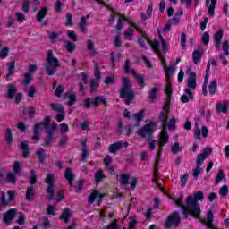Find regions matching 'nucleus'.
<instances>
[{"instance_id":"4","label":"nucleus","mask_w":229,"mask_h":229,"mask_svg":"<svg viewBox=\"0 0 229 229\" xmlns=\"http://www.w3.org/2000/svg\"><path fill=\"white\" fill-rule=\"evenodd\" d=\"M97 3L98 4H102V6H106L107 8H109V10H111L112 13L109 16V24H114V22H115V17H118V21L116 24L117 30H121L124 22H128L129 26H131L130 30H139L137 23H134L133 21L128 19L124 14L119 13L117 9L106 5V3L103 2V0H97Z\"/></svg>"},{"instance_id":"55","label":"nucleus","mask_w":229,"mask_h":229,"mask_svg":"<svg viewBox=\"0 0 229 229\" xmlns=\"http://www.w3.org/2000/svg\"><path fill=\"white\" fill-rule=\"evenodd\" d=\"M212 151H213L212 148L208 147L203 149L200 155H203L207 158L208 157H209V155H212Z\"/></svg>"},{"instance_id":"39","label":"nucleus","mask_w":229,"mask_h":229,"mask_svg":"<svg viewBox=\"0 0 229 229\" xmlns=\"http://www.w3.org/2000/svg\"><path fill=\"white\" fill-rule=\"evenodd\" d=\"M145 114H146V111L144 109H142L140 112L134 114L133 117H134L135 121H137L139 123V122L142 121V119H144Z\"/></svg>"},{"instance_id":"41","label":"nucleus","mask_w":229,"mask_h":229,"mask_svg":"<svg viewBox=\"0 0 229 229\" xmlns=\"http://www.w3.org/2000/svg\"><path fill=\"white\" fill-rule=\"evenodd\" d=\"M65 49L68 51V53H74V51L76 50V45L74 43L66 41Z\"/></svg>"},{"instance_id":"10","label":"nucleus","mask_w":229,"mask_h":229,"mask_svg":"<svg viewBox=\"0 0 229 229\" xmlns=\"http://www.w3.org/2000/svg\"><path fill=\"white\" fill-rule=\"evenodd\" d=\"M178 225H180V216L178 213L174 212L171 216H168V219L165 223V228H177Z\"/></svg>"},{"instance_id":"24","label":"nucleus","mask_w":229,"mask_h":229,"mask_svg":"<svg viewBox=\"0 0 229 229\" xmlns=\"http://www.w3.org/2000/svg\"><path fill=\"white\" fill-rule=\"evenodd\" d=\"M17 92V86L15 84H10L7 86V98L8 99H13V96H15V93Z\"/></svg>"},{"instance_id":"32","label":"nucleus","mask_w":229,"mask_h":229,"mask_svg":"<svg viewBox=\"0 0 229 229\" xmlns=\"http://www.w3.org/2000/svg\"><path fill=\"white\" fill-rule=\"evenodd\" d=\"M21 149L23 151V157L28 158V157H30V151L28 150V141H22L21 143Z\"/></svg>"},{"instance_id":"22","label":"nucleus","mask_w":229,"mask_h":229,"mask_svg":"<svg viewBox=\"0 0 229 229\" xmlns=\"http://www.w3.org/2000/svg\"><path fill=\"white\" fill-rule=\"evenodd\" d=\"M228 106H229V102L228 101H224V102H220L216 105V111L219 114H226L228 112Z\"/></svg>"},{"instance_id":"27","label":"nucleus","mask_w":229,"mask_h":229,"mask_svg":"<svg viewBox=\"0 0 229 229\" xmlns=\"http://www.w3.org/2000/svg\"><path fill=\"white\" fill-rule=\"evenodd\" d=\"M64 178L70 183V187H72V182L74 181V174H72V171H71V168H68L65 170Z\"/></svg>"},{"instance_id":"48","label":"nucleus","mask_w":229,"mask_h":229,"mask_svg":"<svg viewBox=\"0 0 229 229\" xmlns=\"http://www.w3.org/2000/svg\"><path fill=\"white\" fill-rule=\"evenodd\" d=\"M10 53V48L8 47H4L0 50V58H2V60H4V58H6V56H8V54Z\"/></svg>"},{"instance_id":"62","label":"nucleus","mask_w":229,"mask_h":229,"mask_svg":"<svg viewBox=\"0 0 229 229\" xmlns=\"http://www.w3.org/2000/svg\"><path fill=\"white\" fill-rule=\"evenodd\" d=\"M60 131L61 133H67V131H69V125L66 123H62L60 125Z\"/></svg>"},{"instance_id":"19","label":"nucleus","mask_w":229,"mask_h":229,"mask_svg":"<svg viewBox=\"0 0 229 229\" xmlns=\"http://www.w3.org/2000/svg\"><path fill=\"white\" fill-rule=\"evenodd\" d=\"M131 74H132V76H134V78H136L139 87L140 89H144V87L146 85L145 84L146 79L144 78V75L137 74L135 70H131Z\"/></svg>"},{"instance_id":"18","label":"nucleus","mask_w":229,"mask_h":229,"mask_svg":"<svg viewBox=\"0 0 229 229\" xmlns=\"http://www.w3.org/2000/svg\"><path fill=\"white\" fill-rule=\"evenodd\" d=\"M95 78L96 79L91 81V90H96V89H98V81L101 78V72H99V68H98V66L95 68Z\"/></svg>"},{"instance_id":"2","label":"nucleus","mask_w":229,"mask_h":229,"mask_svg":"<svg viewBox=\"0 0 229 229\" xmlns=\"http://www.w3.org/2000/svg\"><path fill=\"white\" fill-rule=\"evenodd\" d=\"M167 115H169V105H165L163 107V111L160 113V119L164 125L159 136V150L157 156V165H158V162H160V157H162V153L164 151L162 148H164V146L167 144V140H169L167 127L169 130H174L176 128V120L174 118H171L167 123Z\"/></svg>"},{"instance_id":"51","label":"nucleus","mask_w":229,"mask_h":229,"mask_svg":"<svg viewBox=\"0 0 229 229\" xmlns=\"http://www.w3.org/2000/svg\"><path fill=\"white\" fill-rule=\"evenodd\" d=\"M128 180H130L129 174H122L120 178V183H122V185H128Z\"/></svg>"},{"instance_id":"57","label":"nucleus","mask_w":229,"mask_h":229,"mask_svg":"<svg viewBox=\"0 0 229 229\" xmlns=\"http://www.w3.org/2000/svg\"><path fill=\"white\" fill-rule=\"evenodd\" d=\"M219 194H220V196H223V197L227 196L228 195V186H226V185L222 186L220 189Z\"/></svg>"},{"instance_id":"1","label":"nucleus","mask_w":229,"mask_h":229,"mask_svg":"<svg viewBox=\"0 0 229 229\" xmlns=\"http://www.w3.org/2000/svg\"><path fill=\"white\" fill-rule=\"evenodd\" d=\"M204 198L205 195L203 194V192L196 191L193 193V196H188V198L186 199V205H183L182 203L183 196L179 197L174 201L176 207H182V214L186 218L189 217V214H191L192 217H199V215L201 214V208L198 201H202Z\"/></svg>"},{"instance_id":"15","label":"nucleus","mask_w":229,"mask_h":229,"mask_svg":"<svg viewBox=\"0 0 229 229\" xmlns=\"http://www.w3.org/2000/svg\"><path fill=\"white\" fill-rule=\"evenodd\" d=\"M203 53H205L203 47H199L197 49L193 51L192 53L193 64H199V62H201V57L203 56Z\"/></svg>"},{"instance_id":"54","label":"nucleus","mask_w":229,"mask_h":229,"mask_svg":"<svg viewBox=\"0 0 229 229\" xmlns=\"http://www.w3.org/2000/svg\"><path fill=\"white\" fill-rule=\"evenodd\" d=\"M115 81H117V77L112 76V77H107L105 81V83L106 85H113V83H114Z\"/></svg>"},{"instance_id":"31","label":"nucleus","mask_w":229,"mask_h":229,"mask_svg":"<svg viewBox=\"0 0 229 229\" xmlns=\"http://www.w3.org/2000/svg\"><path fill=\"white\" fill-rule=\"evenodd\" d=\"M64 99H68V105H74L76 103V94L66 93L64 95Z\"/></svg>"},{"instance_id":"11","label":"nucleus","mask_w":229,"mask_h":229,"mask_svg":"<svg viewBox=\"0 0 229 229\" xmlns=\"http://www.w3.org/2000/svg\"><path fill=\"white\" fill-rule=\"evenodd\" d=\"M103 103L106 104V98L103 97H97L94 99H87L84 103L85 108H90V106H99Z\"/></svg>"},{"instance_id":"63","label":"nucleus","mask_w":229,"mask_h":229,"mask_svg":"<svg viewBox=\"0 0 229 229\" xmlns=\"http://www.w3.org/2000/svg\"><path fill=\"white\" fill-rule=\"evenodd\" d=\"M22 9L25 12V13H28L30 12V1L25 0L23 4H22Z\"/></svg>"},{"instance_id":"49","label":"nucleus","mask_w":229,"mask_h":229,"mask_svg":"<svg viewBox=\"0 0 229 229\" xmlns=\"http://www.w3.org/2000/svg\"><path fill=\"white\" fill-rule=\"evenodd\" d=\"M50 106L55 112H64V106L60 104H51Z\"/></svg>"},{"instance_id":"29","label":"nucleus","mask_w":229,"mask_h":229,"mask_svg":"<svg viewBox=\"0 0 229 229\" xmlns=\"http://www.w3.org/2000/svg\"><path fill=\"white\" fill-rule=\"evenodd\" d=\"M56 212H58V209H56V204H49L47 208V214L48 216H56Z\"/></svg>"},{"instance_id":"13","label":"nucleus","mask_w":229,"mask_h":229,"mask_svg":"<svg viewBox=\"0 0 229 229\" xmlns=\"http://www.w3.org/2000/svg\"><path fill=\"white\" fill-rule=\"evenodd\" d=\"M197 219H199L203 225H208V228L215 229L214 225H212V223H214V212H212V210L208 211L207 220L200 218L199 215L197 216Z\"/></svg>"},{"instance_id":"34","label":"nucleus","mask_w":229,"mask_h":229,"mask_svg":"<svg viewBox=\"0 0 229 229\" xmlns=\"http://www.w3.org/2000/svg\"><path fill=\"white\" fill-rule=\"evenodd\" d=\"M61 219L64 223H69L71 220V211L69 209H64L61 215Z\"/></svg>"},{"instance_id":"44","label":"nucleus","mask_w":229,"mask_h":229,"mask_svg":"<svg viewBox=\"0 0 229 229\" xmlns=\"http://www.w3.org/2000/svg\"><path fill=\"white\" fill-rule=\"evenodd\" d=\"M22 165H24V164L19 161L14 162L13 169L16 174H18V173H21V168L22 167Z\"/></svg>"},{"instance_id":"33","label":"nucleus","mask_w":229,"mask_h":229,"mask_svg":"<svg viewBox=\"0 0 229 229\" xmlns=\"http://www.w3.org/2000/svg\"><path fill=\"white\" fill-rule=\"evenodd\" d=\"M46 15H47V8L43 7L40 9V11L37 14L38 21L41 22V21L46 18Z\"/></svg>"},{"instance_id":"35","label":"nucleus","mask_w":229,"mask_h":229,"mask_svg":"<svg viewBox=\"0 0 229 229\" xmlns=\"http://www.w3.org/2000/svg\"><path fill=\"white\" fill-rule=\"evenodd\" d=\"M4 139H5V141L7 142V144H12V142L13 140V134L12 133L11 128H7V130L5 131Z\"/></svg>"},{"instance_id":"7","label":"nucleus","mask_w":229,"mask_h":229,"mask_svg":"<svg viewBox=\"0 0 229 229\" xmlns=\"http://www.w3.org/2000/svg\"><path fill=\"white\" fill-rule=\"evenodd\" d=\"M58 67H60V61L55 55L53 51L49 50L47 56L46 71L48 76H53L56 72Z\"/></svg>"},{"instance_id":"36","label":"nucleus","mask_w":229,"mask_h":229,"mask_svg":"<svg viewBox=\"0 0 229 229\" xmlns=\"http://www.w3.org/2000/svg\"><path fill=\"white\" fill-rule=\"evenodd\" d=\"M158 35H159V38L161 39V45L163 47V51L165 53H167V51H169V45L167 44L165 39H164V37H162V32L160 30H158Z\"/></svg>"},{"instance_id":"5","label":"nucleus","mask_w":229,"mask_h":229,"mask_svg":"<svg viewBox=\"0 0 229 229\" xmlns=\"http://www.w3.org/2000/svg\"><path fill=\"white\" fill-rule=\"evenodd\" d=\"M133 85L131 84V81L128 77H123L122 79V89L120 91V96L123 99H125V105H130V101L133 99V90L131 89Z\"/></svg>"},{"instance_id":"37","label":"nucleus","mask_w":229,"mask_h":229,"mask_svg":"<svg viewBox=\"0 0 229 229\" xmlns=\"http://www.w3.org/2000/svg\"><path fill=\"white\" fill-rule=\"evenodd\" d=\"M33 196H35V188L30 186L27 188L26 199L28 201H31V199H33Z\"/></svg>"},{"instance_id":"40","label":"nucleus","mask_w":229,"mask_h":229,"mask_svg":"<svg viewBox=\"0 0 229 229\" xmlns=\"http://www.w3.org/2000/svg\"><path fill=\"white\" fill-rule=\"evenodd\" d=\"M24 90H25V92H26V94L29 98H34L35 93L37 92L34 86H30L29 88H26Z\"/></svg>"},{"instance_id":"20","label":"nucleus","mask_w":229,"mask_h":229,"mask_svg":"<svg viewBox=\"0 0 229 229\" xmlns=\"http://www.w3.org/2000/svg\"><path fill=\"white\" fill-rule=\"evenodd\" d=\"M216 4H217V0H211V3H210V0H206V6H208V13L211 15V17L214 16Z\"/></svg>"},{"instance_id":"59","label":"nucleus","mask_w":229,"mask_h":229,"mask_svg":"<svg viewBox=\"0 0 229 229\" xmlns=\"http://www.w3.org/2000/svg\"><path fill=\"white\" fill-rule=\"evenodd\" d=\"M7 180L11 182V183H15L17 179L15 178V174H13L12 172H9L7 174Z\"/></svg>"},{"instance_id":"53","label":"nucleus","mask_w":229,"mask_h":229,"mask_svg":"<svg viewBox=\"0 0 229 229\" xmlns=\"http://www.w3.org/2000/svg\"><path fill=\"white\" fill-rule=\"evenodd\" d=\"M13 71H15V62L13 61L9 64L7 76L13 75Z\"/></svg>"},{"instance_id":"17","label":"nucleus","mask_w":229,"mask_h":229,"mask_svg":"<svg viewBox=\"0 0 229 229\" xmlns=\"http://www.w3.org/2000/svg\"><path fill=\"white\" fill-rule=\"evenodd\" d=\"M96 199L98 202V205H101V201L103 199V194H101V192L95 191H93L89 197V203H94V201H96Z\"/></svg>"},{"instance_id":"23","label":"nucleus","mask_w":229,"mask_h":229,"mask_svg":"<svg viewBox=\"0 0 229 229\" xmlns=\"http://www.w3.org/2000/svg\"><path fill=\"white\" fill-rule=\"evenodd\" d=\"M16 214L17 211L15 209L9 210L4 217V223H12V221L15 218Z\"/></svg>"},{"instance_id":"56","label":"nucleus","mask_w":229,"mask_h":229,"mask_svg":"<svg viewBox=\"0 0 229 229\" xmlns=\"http://www.w3.org/2000/svg\"><path fill=\"white\" fill-rule=\"evenodd\" d=\"M222 49H223L225 55L226 56H228V55H229V51H228V49H229V44H228V41H226V40L224 41V43H223V45H222Z\"/></svg>"},{"instance_id":"46","label":"nucleus","mask_w":229,"mask_h":229,"mask_svg":"<svg viewBox=\"0 0 229 229\" xmlns=\"http://www.w3.org/2000/svg\"><path fill=\"white\" fill-rule=\"evenodd\" d=\"M171 151L174 155H176V153H180V151H182V147H180V143L175 142L172 148H171Z\"/></svg>"},{"instance_id":"9","label":"nucleus","mask_w":229,"mask_h":229,"mask_svg":"<svg viewBox=\"0 0 229 229\" xmlns=\"http://www.w3.org/2000/svg\"><path fill=\"white\" fill-rule=\"evenodd\" d=\"M51 121V118L49 116H47L45 118V123H38L36 124L34 128V136L32 137L33 140H39L40 137L38 133L40 132V130L43 128L47 129L49 128V122Z\"/></svg>"},{"instance_id":"43","label":"nucleus","mask_w":229,"mask_h":229,"mask_svg":"<svg viewBox=\"0 0 229 229\" xmlns=\"http://www.w3.org/2000/svg\"><path fill=\"white\" fill-rule=\"evenodd\" d=\"M206 71H207V73H206V77L204 80V84L202 86V92H203L204 96H207V85H208V77L210 76L208 74V70H206Z\"/></svg>"},{"instance_id":"6","label":"nucleus","mask_w":229,"mask_h":229,"mask_svg":"<svg viewBox=\"0 0 229 229\" xmlns=\"http://www.w3.org/2000/svg\"><path fill=\"white\" fill-rule=\"evenodd\" d=\"M155 131H157V122L150 121L140 128L136 133L140 139H153Z\"/></svg>"},{"instance_id":"52","label":"nucleus","mask_w":229,"mask_h":229,"mask_svg":"<svg viewBox=\"0 0 229 229\" xmlns=\"http://www.w3.org/2000/svg\"><path fill=\"white\" fill-rule=\"evenodd\" d=\"M157 140H153V138L148 139V149L153 151V149L157 148Z\"/></svg>"},{"instance_id":"3","label":"nucleus","mask_w":229,"mask_h":229,"mask_svg":"<svg viewBox=\"0 0 229 229\" xmlns=\"http://www.w3.org/2000/svg\"><path fill=\"white\" fill-rule=\"evenodd\" d=\"M141 35L149 42L151 49L159 56L164 67H165V78H166V85L165 87V92L166 95L171 96L173 94V88H171V76L174 74V71H176V68L174 66L167 67V64H165V59L164 56H162V53L160 52V43L157 40L149 41V38H148V35L144 32V30H140Z\"/></svg>"},{"instance_id":"38","label":"nucleus","mask_w":229,"mask_h":229,"mask_svg":"<svg viewBox=\"0 0 229 229\" xmlns=\"http://www.w3.org/2000/svg\"><path fill=\"white\" fill-rule=\"evenodd\" d=\"M36 155L39 159V162H44V160L46 159V150H44V148H38V150L36 151Z\"/></svg>"},{"instance_id":"50","label":"nucleus","mask_w":229,"mask_h":229,"mask_svg":"<svg viewBox=\"0 0 229 229\" xmlns=\"http://www.w3.org/2000/svg\"><path fill=\"white\" fill-rule=\"evenodd\" d=\"M192 174H193V178L195 180H198V176H199V174H201V166L197 165L196 168L193 169Z\"/></svg>"},{"instance_id":"14","label":"nucleus","mask_w":229,"mask_h":229,"mask_svg":"<svg viewBox=\"0 0 229 229\" xmlns=\"http://www.w3.org/2000/svg\"><path fill=\"white\" fill-rule=\"evenodd\" d=\"M182 15H183V11H178V13L174 16V19L167 22L165 30H171V28H174V26L178 24V21H180V17H182Z\"/></svg>"},{"instance_id":"61","label":"nucleus","mask_w":229,"mask_h":229,"mask_svg":"<svg viewBox=\"0 0 229 229\" xmlns=\"http://www.w3.org/2000/svg\"><path fill=\"white\" fill-rule=\"evenodd\" d=\"M64 86H58L55 89V96L57 98H60L62 96V94H64Z\"/></svg>"},{"instance_id":"42","label":"nucleus","mask_w":229,"mask_h":229,"mask_svg":"<svg viewBox=\"0 0 229 229\" xmlns=\"http://www.w3.org/2000/svg\"><path fill=\"white\" fill-rule=\"evenodd\" d=\"M65 25L69 28H72V26H74V22L72 21V14L71 13H66Z\"/></svg>"},{"instance_id":"28","label":"nucleus","mask_w":229,"mask_h":229,"mask_svg":"<svg viewBox=\"0 0 229 229\" xmlns=\"http://www.w3.org/2000/svg\"><path fill=\"white\" fill-rule=\"evenodd\" d=\"M123 148V142H116L114 144H111L109 147V152L110 153H117V151H119L120 149H122Z\"/></svg>"},{"instance_id":"58","label":"nucleus","mask_w":229,"mask_h":229,"mask_svg":"<svg viewBox=\"0 0 229 229\" xmlns=\"http://www.w3.org/2000/svg\"><path fill=\"white\" fill-rule=\"evenodd\" d=\"M207 157H204L202 154H199L198 157H197V165L199 166H201V165L203 164V162H205V159Z\"/></svg>"},{"instance_id":"12","label":"nucleus","mask_w":229,"mask_h":229,"mask_svg":"<svg viewBox=\"0 0 229 229\" xmlns=\"http://www.w3.org/2000/svg\"><path fill=\"white\" fill-rule=\"evenodd\" d=\"M201 135L204 139H207L208 137V128H207V126H203L202 129H199V126H198V123H196L194 129V138L199 140L201 139Z\"/></svg>"},{"instance_id":"30","label":"nucleus","mask_w":229,"mask_h":229,"mask_svg":"<svg viewBox=\"0 0 229 229\" xmlns=\"http://www.w3.org/2000/svg\"><path fill=\"white\" fill-rule=\"evenodd\" d=\"M217 92V80L214 79L211 81V83L209 84V94L211 96H214Z\"/></svg>"},{"instance_id":"64","label":"nucleus","mask_w":229,"mask_h":229,"mask_svg":"<svg viewBox=\"0 0 229 229\" xmlns=\"http://www.w3.org/2000/svg\"><path fill=\"white\" fill-rule=\"evenodd\" d=\"M42 225H43L44 228H46V229L51 228V223L49 222V219H47V218H43V220H42Z\"/></svg>"},{"instance_id":"45","label":"nucleus","mask_w":229,"mask_h":229,"mask_svg":"<svg viewBox=\"0 0 229 229\" xmlns=\"http://www.w3.org/2000/svg\"><path fill=\"white\" fill-rule=\"evenodd\" d=\"M104 178H105V174H103V171L101 170L97 171V173L95 174V180L97 183H99V182H101V180H103Z\"/></svg>"},{"instance_id":"60","label":"nucleus","mask_w":229,"mask_h":229,"mask_svg":"<svg viewBox=\"0 0 229 229\" xmlns=\"http://www.w3.org/2000/svg\"><path fill=\"white\" fill-rule=\"evenodd\" d=\"M130 67H131V63H130V60H126L124 64L125 74L131 72L132 70H130Z\"/></svg>"},{"instance_id":"16","label":"nucleus","mask_w":229,"mask_h":229,"mask_svg":"<svg viewBox=\"0 0 229 229\" xmlns=\"http://www.w3.org/2000/svg\"><path fill=\"white\" fill-rule=\"evenodd\" d=\"M187 87L186 89H189V90H195L196 87H198V83L196 82V72H191L189 73V79L187 81Z\"/></svg>"},{"instance_id":"21","label":"nucleus","mask_w":229,"mask_h":229,"mask_svg":"<svg viewBox=\"0 0 229 229\" xmlns=\"http://www.w3.org/2000/svg\"><path fill=\"white\" fill-rule=\"evenodd\" d=\"M194 98V95L192 94V91H191V89H186L184 90V94L182 95L181 97V101L182 103H189V101H191V99Z\"/></svg>"},{"instance_id":"47","label":"nucleus","mask_w":229,"mask_h":229,"mask_svg":"<svg viewBox=\"0 0 229 229\" xmlns=\"http://www.w3.org/2000/svg\"><path fill=\"white\" fill-rule=\"evenodd\" d=\"M202 44L204 46H208V43L210 42V35H208V32H204L202 34Z\"/></svg>"},{"instance_id":"25","label":"nucleus","mask_w":229,"mask_h":229,"mask_svg":"<svg viewBox=\"0 0 229 229\" xmlns=\"http://www.w3.org/2000/svg\"><path fill=\"white\" fill-rule=\"evenodd\" d=\"M158 92H160V86L157 85L153 87L148 93L149 99H151V101H155V99L158 98Z\"/></svg>"},{"instance_id":"26","label":"nucleus","mask_w":229,"mask_h":229,"mask_svg":"<svg viewBox=\"0 0 229 229\" xmlns=\"http://www.w3.org/2000/svg\"><path fill=\"white\" fill-rule=\"evenodd\" d=\"M215 46L216 49H221V40L223 39V30H218L215 36Z\"/></svg>"},{"instance_id":"8","label":"nucleus","mask_w":229,"mask_h":229,"mask_svg":"<svg viewBox=\"0 0 229 229\" xmlns=\"http://www.w3.org/2000/svg\"><path fill=\"white\" fill-rule=\"evenodd\" d=\"M46 183L47 185V193L48 194V200L54 199L56 194V190L55 189V176L51 174L47 175Z\"/></svg>"}]
</instances>
